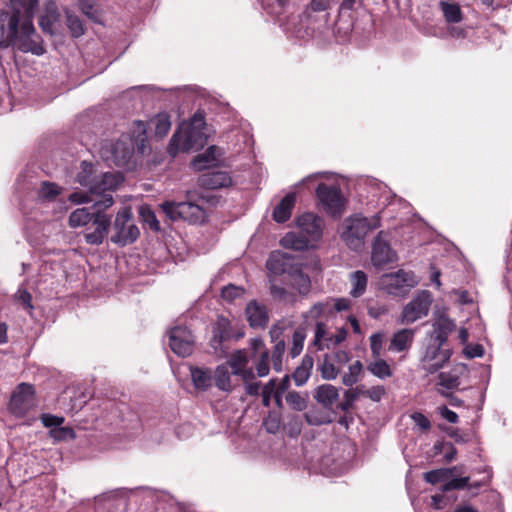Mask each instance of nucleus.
Segmentation results:
<instances>
[{
  "label": "nucleus",
  "instance_id": "nucleus-32",
  "mask_svg": "<svg viewBox=\"0 0 512 512\" xmlns=\"http://www.w3.org/2000/svg\"><path fill=\"white\" fill-rule=\"evenodd\" d=\"M388 277L390 279L389 285L397 289H402L404 287H414L417 284L414 274L411 272H405L403 270H399L394 274H390Z\"/></svg>",
  "mask_w": 512,
  "mask_h": 512
},
{
  "label": "nucleus",
  "instance_id": "nucleus-51",
  "mask_svg": "<svg viewBox=\"0 0 512 512\" xmlns=\"http://www.w3.org/2000/svg\"><path fill=\"white\" fill-rule=\"evenodd\" d=\"M256 371L259 377H265L269 374V351L267 349L261 351L259 360L256 364Z\"/></svg>",
  "mask_w": 512,
  "mask_h": 512
},
{
  "label": "nucleus",
  "instance_id": "nucleus-44",
  "mask_svg": "<svg viewBox=\"0 0 512 512\" xmlns=\"http://www.w3.org/2000/svg\"><path fill=\"white\" fill-rule=\"evenodd\" d=\"M66 24L74 37H80L85 33V27L79 17L70 12L66 13Z\"/></svg>",
  "mask_w": 512,
  "mask_h": 512
},
{
  "label": "nucleus",
  "instance_id": "nucleus-34",
  "mask_svg": "<svg viewBox=\"0 0 512 512\" xmlns=\"http://www.w3.org/2000/svg\"><path fill=\"white\" fill-rule=\"evenodd\" d=\"M367 370L379 379H385L392 376V370L389 364L380 357L374 358V361L369 362Z\"/></svg>",
  "mask_w": 512,
  "mask_h": 512
},
{
  "label": "nucleus",
  "instance_id": "nucleus-54",
  "mask_svg": "<svg viewBox=\"0 0 512 512\" xmlns=\"http://www.w3.org/2000/svg\"><path fill=\"white\" fill-rule=\"evenodd\" d=\"M281 425L280 417L273 412H270L268 416L263 421V426L266 431L270 434H275L278 432Z\"/></svg>",
  "mask_w": 512,
  "mask_h": 512
},
{
  "label": "nucleus",
  "instance_id": "nucleus-19",
  "mask_svg": "<svg viewBox=\"0 0 512 512\" xmlns=\"http://www.w3.org/2000/svg\"><path fill=\"white\" fill-rule=\"evenodd\" d=\"M455 329L453 320L446 316H440L433 323V331L430 334L429 342L445 346L449 334Z\"/></svg>",
  "mask_w": 512,
  "mask_h": 512
},
{
  "label": "nucleus",
  "instance_id": "nucleus-62",
  "mask_svg": "<svg viewBox=\"0 0 512 512\" xmlns=\"http://www.w3.org/2000/svg\"><path fill=\"white\" fill-rule=\"evenodd\" d=\"M411 418L421 430L427 431L430 429V420L424 414L415 412L411 415Z\"/></svg>",
  "mask_w": 512,
  "mask_h": 512
},
{
  "label": "nucleus",
  "instance_id": "nucleus-20",
  "mask_svg": "<svg viewBox=\"0 0 512 512\" xmlns=\"http://www.w3.org/2000/svg\"><path fill=\"white\" fill-rule=\"evenodd\" d=\"M222 155L223 150L218 146L212 145L204 153L197 155L192 160L191 165L195 170L202 171L218 165Z\"/></svg>",
  "mask_w": 512,
  "mask_h": 512
},
{
  "label": "nucleus",
  "instance_id": "nucleus-3",
  "mask_svg": "<svg viewBox=\"0 0 512 512\" xmlns=\"http://www.w3.org/2000/svg\"><path fill=\"white\" fill-rule=\"evenodd\" d=\"M380 226V218L373 216L351 217L344 222V231L342 239L345 244L353 251H361L365 245L367 234Z\"/></svg>",
  "mask_w": 512,
  "mask_h": 512
},
{
  "label": "nucleus",
  "instance_id": "nucleus-46",
  "mask_svg": "<svg viewBox=\"0 0 512 512\" xmlns=\"http://www.w3.org/2000/svg\"><path fill=\"white\" fill-rule=\"evenodd\" d=\"M286 402L295 411H303L307 407L306 399L297 391L288 392Z\"/></svg>",
  "mask_w": 512,
  "mask_h": 512
},
{
  "label": "nucleus",
  "instance_id": "nucleus-63",
  "mask_svg": "<svg viewBox=\"0 0 512 512\" xmlns=\"http://www.w3.org/2000/svg\"><path fill=\"white\" fill-rule=\"evenodd\" d=\"M330 357L337 364V366L341 367V369L350 360V354L348 352H346V351H343V350L336 351L334 354L330 355Z\"/></svg>",
  "mask_w": 512,
  "mask_h": 512
},
{
  "label": "nucleus",
  "instance_id": "nucleus-35",
  "mask_svg": "<svg viewBox=\"0 0 512 512\" xmlns=\"http://www.w3.org/2000/svg\"><path fill=\"white\" fill-rule=\"evenodd\" d=\"M350 281L352 285L350 294L355 298L363 295L367 287V275L361 270L355 271L351 273Z\"/></svg>",
  "mask_w": 512,
  "mask_h": 512
},
{
  "label": "nucleus",
  "instance_id": "nucleus-31",
  "mask_svg": "<svg viewBox=\"0 0 512 512\" xmlns=\"http://www.w3.org/2000/svg\"><path fill=\"white\" fill-rule=\"evenodd\" d=\"M439 7L447 23H459L462 21L463 13L458 4L450 3L448 1H440Z\"/></svg>",
  "mask_w": 512,
  "mask_h": 512
},
{
  "label": "nucleus",
  "instance_id": "nucleus-16",
  "mask_svg": "<svg viewBox=\"0 0 512 512\" xmlns=\"http://www.w3.org/2000/svg\"><path fill=\"white\" fill-rule=\"evenodd\" d=\"M383 231L376 236L372 245L371 261L374 266L381 267L396 261V252L390 247L389 243L382 238Z\"/></svg>",
  "mask_w": 512,
  "mask_h": 512
},
{
  "label": "nucleus",
  "instance_id": "nucleus-47",
  "mask_svg": "<svg viewBox=\"0 0 512 512\" xmlns=\"http://www.w3.org/2000/svg\"><path fill=\"white\" fill-rule=\"evenodd\" d=\"M291 285L297 289L300 294H307L310 291L311 282L308 276L303 273H296L292 276Z\"/></svg>",
  "mask_w": 512,
  "mask_h": 512
},
{
  "label": "nucleus",
  "instance_id": "nucleus-7",
  "mask_svg": "<svg viewBox=\"0 0 512 512\" xmlns=\"http://www.w3.org/2000/svg\"><path fill=\"white\" fill-rule=\"evenodd\" d=\"M111 225L114 231L111 241L120 247L134 243L140 236L139 228L133 222V213L130 207L120 210Z\"/></svg>",
  "mask_w": 512,
  "mask_h": 512
},
{
  "label": "nucleus",
  "instance_id": "nucleus-8",
  "mask_svg": "<svg viewBox=\"0 0 512 512\" xmlns=\"http://www.w3.org/2000/svg\"><path fill=\"white\" fill-rule=\"evenodd\" d=\"M206 129L187 127L186 130L176 132L170 142V154L175 155L178 152H187L198 150L204 146L207 141Z\"/></svg>",
  "mask_w": 512,
  "mask_h": 512
},
{
  "label": "nucleus",
  "instance_id": "nucleus-30",
  "mask_svg": "<svg viewBox=\"0 0 512 512\" xmlns=\"http://www.w3.org/2000/svg\"><path fill=\"white\" fill-rule=\"evenodd\" d=\"M250 361L249 353L245 349H239L234 351L228 361L227 366H229L232 369L233 375H238L240 373V370L247 367L248 363Z\"/></svg>",
  "mask_w": 512,
  "mask_h": 512
},
{
  "label": "nucleus",
  "instance_id": "nucleus-14",
  "mask_svg": "<svg viewBox=\"0 0 512 512\" xmlns=\"http://www.w3.org/2000/svg\"><path fill=\"white\" fill-rule=\"evenodd\" d=\"M350 308V301L346 298L329 299L324 302L315 303L303 317L308 321L317 320L323 315H329L333 310L341 312Z\"/></svg>",
  "mask_w": 512,
  "mask_h": 512
},
{
  "label": "nucleus",
  "instance_id": "nucleus-43",
  "mask_svg": "<svg viewBox=\"0 0 512 512\" xmlns=\"http://www.w3.org/2000/svg\"><path fill=\"white\" fill-rule=\"evenodd\" d=\"M305 338L306 334L304 329L298 328L294 331L292 336V346L289 350L292 358L297 357L302 352Z\"/></svg>",
  "mask_w": 512,
  "mask_h": 512
},
{
  "label": "nucleus",
  "instance_id": "nucleus-13",
  "mask_svg": "<svg viewBox=\"0 0 512 512\" xmlns=\"http://www.w3.org/2000/svg\"><path fill=\"white\" fill-rule=\"evenodd\" d=\"M297 227L313 243L320 240L323 235L324 220L314 213H304L297 218Z\"/></svg>",
  "mask_w": 512,
  "mask_h": 512
},
{
  "label": "nucleus",
  "instance_id": "nucleus-28",
  "mask_svg": "<svg viewBox=\"0 0 512 512\" xmlns=\"http://www.w3.org/2000/svg\"><path fill=\"white\" fill-rule=\"evenodd\" d=\"M213 381L215 382V386L223 392L230 393L233 390L231 373L227 365L222 364L215 369Z\"/></svg>",
  "mask_w": 512,
  "mask_h": 512
},
{
  "label": "nucleus",
  "instance_id": "nucleus-15",
  "mask_svg": "<svg viewBox=\"0 0 512 512\" xmlns=\"http://www.w3.org/2000/svg\"><path fill=\"white\" fill-rule=\"evenodd\" d=\"M316 195L327 213L334 215L341 211L342 195L337 187L321 183L316 189Z\"/></svg>",
  "mask_w": 512,
  "mask_h": 512
},
{
  "label": "nucleus",
  "instance_id": "nucleus-5",
  "mask_svg": "<svg viewBox=\"0 0 512 512\" xmlns=\"http://www.w3.org/2000/svg\"><path fill=\"white\" fill-rule=\"evenodd\" d=\"M187 197L189 200L183 202L165 201L160 204V208L166 217L173 222L184 220L193 224L203 223L206 219L205 210L191 201L190 192Z\"/></svg>",
  "mask_w": 512,
  "mask_h": 512
},
{
  "label": "nucleus",
  "instance_id": "nucleus-38",
  "mask_svg": "<svg viewBox=\"0 0 512 512\" xmlns=\"http://www.w3.org/2000/svg\"><path fill=\"white\" fill-rule=\"evenodd\" d=\"M151 124L155 126V136L158 138L165 137L171 128L170 117L166 113L158 114L151 120Z\"/></svg>",
  "mask_w": 512,
  "mask_h": 512
},
{
  "label": "nucleus",
  "instance_id": "nucleus-10",
  "mask_svg": "<svg viewBox=\"0 0 512 512\" xmlns=\"http://www.w3.org/2000/svg\"><path fill=\"white\" fill-rule=\"evenodd\" d=\"M433 298L428 290H421L407 303L401 313L402 324H412L428 315Z\"/></svg>",
  "mask_w": 512,
  "mask_h": 512
},
{
  "label": "nucleus",
  "instance_id": "nucleus-58",
  "mask_svg": "<svg viewBox=\"0 0 512 512\" xmlns=\"http://www.w3.org/2000/svg\"><path fill=\"white\" fill-rule=\"evenodd\" d=\"M50 435L57 441H63L67 438H74L75 433L72 428L69 427H58L50 430Z\"/></svg>",
  "mask_w": 512,
  "mask_h": 512
},
{
  "label": "nucleus",
  "instance_id": "nucleus-55",
  "mask_svg": "<svg viewBox=\"0 0 512 512\" xmlns=\"http://www.w3.org/2000/svg\"><path fill=\"white\" fill-rule=\"evenodd\" d=\"M14 297L15 300L20 303L25 310H33L34 306L32 304V295L27 290L18 289Z\"/></svg>",
  "mask_w": 512,
  "mask_h": 512
},
{
  "label": "nucleus",
  "instance_id": "nucleus-9",
  "mask_svg": "<svg viewBox=\"0 0 512 512\" xmlns=\"http://www.w3.org/2000/svg\"><path fill=\"white\" fill-rule=\"evenodd\" d=\"M451 356V349L429 342L420 358V368L426 374H434L449 362Z\"/></svg>",
  "mask_w": 512,
  "mask_h": 512
},
{
  "label": "nucleus",
  "instance_id": "nucleus-27",
  "mask_svg": "<svg viewBox=\"0 0 512 512\" xmlns=\"http://www.w3.org/2000/svg\"><path fill=\"white\" fill-rule=\"evenodd\" d=\"M314 360L313 357L306 354L301 361V364L295 369L292 378L296 386L304 385L311 375Z\"/></svg>",
  "mask_w": 512,
  "mask_h": 512
},
{
  "label": "nucleus",
  "instance_id": "nucleus-57",
  "mask_svg": "<svg viewBox=\"0 0 512 512\" xmlns=\"http://www.w3.org/2000/svg\"><path fill=\"white\" fill-rule=\"evenodd\" d=\"M369 340L373 358L380 357L383 347V335L381 333H374L370 336Z\"/></svg>",
  "mask_w": 512,
  "mask_h": 512
},
{
  "label": "nucleus",
  "instance_id": "nucleus-2",
  "mask_svg": "<svg viewBox=\"0 0 512 512\" xmlns=\"http://www.w3.org/2000/svg\"><path fill=\"white\" fill-rule=\"evenodd\" d=\"M80 170L76 174L75 180L81 186L88 187L89 193L94 195L110 194L116 189L122 178L119 174L102 172L97 174L95 166L88 161L80 163Z\"/></svg>",
  "mask_w": 512,
  "mask_h": 512
},
{
  "label": "nucleus",
  "instance_id": "nucleus-36",
  "mask_svg": "<svg viewBox=\"0 0 512 512\" xmlns=\"http://www.w3.org/2000/svg\"><path fill=\"white\" fill-rule=\"evenodd\" d=\"M93 212L89 208H78L74 210L69 216V225L72 228L85 226L93 219Z\"/></svg>",
  "mask_w": 512,
  "mask_h": 512
},
{
  "label": "nucleus",
  "instance_id": "nucleus-6",
  "mask_svg": "<svg viewBox=\"0 0 512 512\" xmlns=\"http://www.w3.org/2000/svg\"><path fill=\"white\" fill-rule=\"evenodd\" d=\"M135 145L134 139L130 135H122L109 148L104 149L102 154L110 164L130 170L136 164L134 157Z\"/></svg>",
  "mask_w": 512,
  "mask_h": 512
},
{
  "label": "nucleus",
  "instance_id": "nucleus-26",
  "mask_svg": "<svg viewBox=\"0 0 512 512\" xmlns=\"http://www.w3.org/2000/svg\"><path fill=\"white\" fill-rule=\"evenodd\" d=\"M190 373L192 382L196 389L206 391L212 386L213 375L210 369L191 367Z\"/></svg>",
  "mask_w": 512,
  "mask_h": 512
},
{
  "label": "nucleus",
  "instance_id": "nucleus-52",
  "mask_svg": "<svg viewBox=\"0 0 512 512\" xmlns=\"http://www.w3.org/2000/svg\"><path fill=\"white\" fill-rule=\"evenodd\" d=\"M60 194V187L51 182H43L41 185V189L39 195L44 199H54L57 195Z\"/></svg>",
  "mask_w": 512,
  "mask_h": 512
},
{
  "label": "nucleus",
  "instance_id": "nucleus-18",
  "mask_svg": "<svg viewBox=\"0 0 512 512\" xmlns=\"http://www.w3.org/2000/svg\"><path fill=\"white\" fill-rule=\"evenodd\" d=\"M197 183L201 188L216 190L231 186L232 178L226 171H208L198 177Z\"/></svg>",
  "mask_w": 512,
  "mask_h": 512
},
{
  "label": "nucleus",
  "instance_id": "nucleus-49",
  "mask_svg": "<svg viewBox=\"0 0 512 512\" xmlns=\"http://www.w3.org/2000/svg\"><path fill=\"white\" fill-rule=\"evenodd\" d=\"M268 277L270 283V293L272 297L279 301H286L290 296L289 292L284 287L277 284L276 278L272 276Z\"/></svg>",
  "mask_w": 512,
  "mask_h": 512
},
{
  "label": "nucleus",
  "instance_id": "nucleus-23",
  "mask_svg": "<svg viewBox=\"0 0 512 512\" xmlns=\"http://www.w3.org/2000/svg\"><path fill=\"white\" fill-rule=\"evenodd\" d=\"M338 398L339 389L331 384H322L314 392V399L325 409H330Z\"/></svg>",
  "mask_w": 512,
  "mask_h": 512
},
{
  "label": "nucleus",
  "instance_id": "nucleus-25",
  "mask_svg": "<svg viewBox=\"0 0 512 512\" xmlns=\"http://www.w3.org/2000/svg\"><path fill=\"white\" fill-rule=\"evenodd\" d=\"M280 245L286 249L302 251L312 246V242H310L309 237L304 236L300 231H292L281 238Z\"/></svg>",
  "mask_w": 512,
  "mask_h": 512
},
{
  "label": "nucleus",
  "instance_id": "nucleus-37",
  "mask_svg": "<svg viewBox=\"0 0 512 512\" xmlns=\"http://www.w3.org/2000/svg\"><path fill=\"white\" fill-rule=\"evenodd\" d=\"M139 215L144 224H146L152 231L160 232V222L158 221L155 212L148 205H142L139 208Z\"/></svg>",
  "mask_w": 512,
  "mask_h": 512
},
{
  "label": "nucleus",
  "instance_id": "nucleus-61",
  "mask_svg": "<svg viewBox=\"0 0 512 512\" xmlns=\"http://www.w3.org/2000/svg\"><path fill=\"white\" fill-rule=\"evenodd\" d=\"M42 424L48 428H58L64 422L63 417H58L50 414H43L41 416Z\"/></svg>",
  "mask_w": 512,
  "mask_h": 512
},
{
  "label": "nucleus",
  "instance_id": "nucleus-17",
  "mask_svg": "<svg viewBox=\"0 0 512 512\" xmlns=\"http://www.w3.org/2000/svg\"><path fill=\"white\" fill-rule=\"evenodd\" d=\"M245 316L250 325L254 329H264L269 322V312L265 305L256 300L250 301L245 309Z\"/></svg>",
  "mask_w": 512,
  "mask_h": 512
},
{
  "label": "nucleus",
  "instance_id": "nucleus-59",
  "mask_svg": "<svg viewBox=\"0 0 512 512\" xmlns=\"http://www.w3.org/2000/svg\"><path fill=\"white\" fill-rule=\"evenodd\" d=\"M362 396L371 399L372 401L378 402L381 400L383 395L385 394V389L383 386H373L370 389H361Z\"/></svg>",
  "mask_w": 512,
  "mask_h": 512
},
{
  "label": "nucleus",
  "instance_id": "nucleus-45",
  "mask_svg": "<svg viewBox=\"0 0 512 512\" xmlns=\"http://www.w3.org/2000/svg\"><path fill=\"white\" fill-rule=\"evenodd\" d=\"M362 396L361 388L357 387L354 389H349L344 393L343 401L338 404V408H340L342 411H349L352 407L354 402Z\"/></svg>",
  "mask_w": 512,
  "mask_h": 512
},
{
  "label": "nucleus",
  "instance_id": "nucleus-56",
  "mask_svg": "<svg viewBox=\"0 0 512 512\" xmlns=\"http://www.w3.org/2000/svg\"><path fill=\"white\" fill-rule=\"evenodd\" d=\"M276 384H277V381L276 379H270L263 387L262 389V404L265 406V407H269L270 406V401H271V397L272 395H274V393L276 392L275 388H276Z\"/></svg>",
  "mask_w": 512,
  "mask_h": 512
},
{
  "label": "nucleus",
  "instance_id": "nucleus-60",
  "mask_svg": "<svg viewBox=\"0 0 512 512\" xmlns=\"http://www.w3.org/2000/svg\"><path fill=\"white\" fill-rule=\"evenodd\" d=\"M284 429H288V434L291 437L298 436L301 432V421L296 415L289 417V421L285 424Z\"/></svg>",
  "mask_w": 512,
  "mask_h": 512
},
{
  "label": "nucleus",
  "instance_id": "nucleus-24",
  "mask_svg": "<svg viewBox=\"0 0 512 512\" xmlns=\"http://www.w3.org/2000/svg\"><path fill=\"white\" fill-rule=\"evenodd\" d=\"M414 333L415 331L413 329L408 328L401 329L394 333L390 340L389 350L396 352L408 350L413 343Z\"/></svg>",
  "mask_w": 512,
  "mask_h": 512
},
{
  "label": "nucleus",
  "instance_id": "nucleus-64",
  "mask_svg": "<svg viewBox=\"0 0 512 512\" xmlns=\"http://www.w3.org/2000/svg\"><path fill=\"white\" fill-rule=\"evenodd\" d=\"M331 0H311L308 9L313 12H322L330 8Z\"/></svg>",
  "mask_w": 512,
  "mask_h": 512
},
{
  "label": "nucleus",
  "instance_id": "nucleus-22",
  "mask_svg": "<svg viewBox=\"0 0 512 512\" xmlns=\"http://www.w3.org/2000/svg\"><path fill=\"white\" fill-rule=\"evenodd\" d=\"M296 203V194L288 193L274 208L272 218L277 223L286 222L292 214V210Z\"/></svg>",
  "mask_w": 512,
  "mask_h": 512
},
{
  "label": "nucleus",
  "instance_id": "nucleus-1",
  "mask_svg": "<svg viewBox=\"0 0 512 512\" xmlns=\"http://www.w3.org/2000/svg\"><path fill=\"white\" fill-rule=\"evenodd\" d=\"M15 8L8 20L7 43L23 53L41 56L46 50L42 37L36 33L32 16L38 0H12Z\"/></svg>",
  "mask_w": 512,
  "mask_h": 512
},
{
  "label": "nucleus",
  "instance_id": "nucleus-33",
  "mask_svg": "<svg viewBox=\"0 0 512 512\" xmlns=\"http://www.w3.org/2000/svg\"><path fill=\"white\" fill-rule=\"evenodd\" d=\"M321 377L325 380H334L341 372V367L333 361L329 354H325L319 364Z\"/></svg>",
  "mask_w": 512,
  "mask_h": 512
},
{
  "label": "nucleus",
  "instance_id": "nucleus-21",
  "mask_svg": "<svg viewBox=\"0 0 512 512\" xmlns=\"http://www.w3.org/2000/svg\"><path fill=\"white\" fill-rule=\"evenodd\" d=\"M332 336L333 333L330 332L328 325L317 319L314 330V339L311 345L316 347L318 351L331 349L333 348Z\"/></svg>",
  "mask_w": 512,
  "mask_h": 512
},
{
  "label": "nucleus",
  "instance_id": "nucleus-29",
  "mask_svg": "<svg viewBox=\"0 0 512 512\" xmlns=\"http://www.w3.org/2000/svg\"><path fill=\"white\" fill-rule=\"evenodd\" d=\"M285 255L280 252H272L266 262L269 276L276 278L286 271Z\"/></svg>",
  "mask_w": 512,
  "mask_h": 512
},
{
  "label": "nucleus",
  "instance_id": "nucleus-41",
  "mask_svg": "<svg viewBox=\"0 0 512 512\" xmlns=\"http://www.w3.org/2000/svg\"><path fill=\"white\" fill-rule=\"evenodd\" d=\"M304 416L309 425L320 426L332 422L331 415L324 411L311 410Z\"/></svg>",
  "mask_w": 512,
  "mask_h": 512
},
{
  "label": "nucleus",
  "instance_id": "nucleus-4",
  "mask_svg": "<svg viewBox=\"0 0 512 512\" xmlns=\"http://www.w3.org/2000/svg\"><path fill=\"white\" fill-rule=\"evenodd\" d=\"M113 203L114 200L111 194H103V197L99 201H95L92 205L94 217L91 223L94 230L89 231L88 228L84 233L87 244L98 246L103 243L111 227V217L105 214L104 211L111 207Z\"/></svg>",
  "mask_w": 512,
  "mask_h": 512
},
{
  "label": "nucleus",
  "instance_id": "nucleus-39",
  "mask_svg": "<svg viewBox=\"0 0 512 512\" xmlns=\"http://www.w3.org/2000/svg\"><path fill=\"white\" fill-rule=\"evenodd\" d=\"M362 371L363 364L361 363V361L356 360L349 366L348 372L344 373V375L342 376V383L348 387L353 386L355 383L358 382L359 376L361 375Z\"/></svg>",
  "mask_w": 512,
  "mask_h": 512
},
{
  "label": "nucleus",
  "instance_id": "nucleus-12",
  "mask_svg": "<svg viewBox=\"0 0 512 512\" xmlns=\"http://www.w3.org/2000/svg\"><path fill=\"white\" fill-rule=\"evenodd\" d=\"M169 346L180 357H188L194 349V337L186 327L176 326L170 330Z\"/></svg>",
  "mask_w": 512,
  "mask_h": 512
},
{
  "label": "nucleus",
  "instance_id": "nucleus-50",
  "mask_svg": "<svg viewBox=\"0 0 512 512\" xmlns=\"http://www.w3.org/2000/svg\"><path fill=\"white\" fill-rule=\"evenodd\" d=\"M244 294V288L229 284L223 287L221 296L224 300L232 302L234 299L241 297Z\"/></svg>",
  "mask_w": 512,
  "mask_h": 512
},
{
  "label": "nucleus",
  "instance_id": "nucleus-42",
  "mask_svg": "<svg viewBox=\"0 0 512 512\" xmlns=\"http://www.w3.org/2000/svg\"><path fill=\"white\" fill-rule=\"evenodd\" d=\"M438 380V384L448 390L456 389L460 384L459 374L456 370L439 373Z\"/></svg>",
  "mask_w": 512,
  "mask_h": 512
},
{
  "label": "nucleus",
  "instance_id": "nucleus-48",
  "mask_svg": "<svg viewBox=\"0 0 512 512\" xmlns=\"http://www.w3.org/2000/svg\"><path fill=\"white\" fill-rule=\"evenodd\" d=\"M449 472H450V470H445L444 468H439V469L425 472L423 474V477L427 483L435 485L439 482L448 480Z\"/></svg>",
  "mask_w": 512,
  "mask_h": 512
},
{
  "label": "nucleus",
  "instance_id": "nucleus-11",
  "mask_svg": "<svg viewBox=\"0 0 512 512\" xmlns=\"http://www.w3.org/2000/svg\"><path fill=\"white\" fill-rule=\"evenodd\" d=\"M35 405V391L31 384L21 383L11 396L10 410L17 416H24Z\"/></svg>",
  "mask_w": 512,
  "mask_h": 512
},
{
  "label": "nucleus",
  "instance_id": "nucleus-53",
  "mask_svg": "<svg viewBox=\"0 0 512 512\" xmlns=\"http://www.w3.org/2000/svg\"><path fill=\"white\" fill-rule=\"evenodd\" d=\"M469 480H470L469 477L454 478L452 480L447 481L445 484H443L441 487V491L449 492L452 490L464 489L468 485Z\"/></svg>",
  "mask_w": 512,
  "mask_h": 512
},
{
  "label": "nucleus",
  "instance_id": "nucleus-40",
  "mask_svg": "<svg viewBox=\"0 0 512 512\" xmlns=\"http://www.w3.org/2000/svg\"><path fill=\"white\" fill-rule=\"evenodd\" d=\"M134 143L137 145L139 152L144 153L146 149V125L143 121L134 122L133 135Z\"/></svg>",
  "mask_w": 512,
  "mask_h": 512
}]
</instances>
